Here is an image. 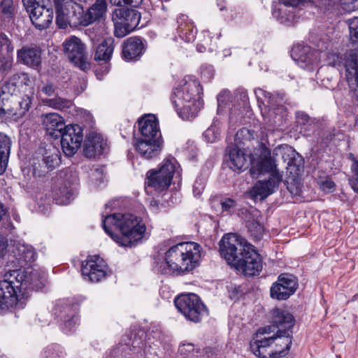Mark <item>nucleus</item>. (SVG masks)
<instances>
[{
  "label": "nucleus",
  "mask_w": 358,
  "mask_h": 358,
  "mask_svg": "<svg viewBox=\"0 0 358 358\" xmlns=\"http://www.w3.org/2000/svg\"><path fill=\"white\" fill-rule=\"evenodd\" d=\"M102 225L113 240L122 247L135 246L143 238L146 230L142 218L131 213L107 215Z\"/></svg>",
  "instance_id": "1"
},
{
  "label": "nucleus",
  "mask_w": 358,
  "mask_h": 358,
  "mask_svg": "<svg viewBox=\"0 0 358 358\" xmlns=\"http://www.w3.org/2000/svg\"><path fill=\"white\" fill-rule=\"evenodd\" d=\"M36 275L22 270L6 272L0 280V312L9 307L22 308L30 292L36 287Z\"/></svg>",
  "instance_id": "2"
},
{
  "label": "nucleus",
  "mask_w": 358,
  "mask_h": 358,
  "mask_svg": "<svg viewBox=\"0 0 358 358\" xmlns=\"http://www.w3.org/2000/svg\"><path fill=\"white\" fill-rule=\"evenodd\" d=\"M201 247L195 242H182L171 246L165 253L164 262L158 264L163 274H184L199 263Z\"/></svg>",
  "instance_id": "3"
},
{
  "label": "nucleus",
  "mask_w": 358,
  "mask_h": 358,
  "mask_svg": "<svg viewBox=\"0 0 358 358\" xmlns=\"http://www.w3.org/2000/svg\"><path fill=\"white\" fill-rule=\"evenodd\" d=\"M255 93L259 107L263 104L265 109L268 108L266 113L261 109L265 122L271 127L280 126L286 113L283 97L278 94H271L262 89L255 90Z\"/></svg>",
  "instance_id": "4"
},
{
  "label": "nucleus",
  "mask_w": 358,
  "mask_h": 358,
  "mask_svg": "<svg viewBox=\"0 0 358 358\" xmlns=\"http://www.w3.org/2000/svg\"><path fill=\"white\" fill-rule=\"evenodd\" d=\"M202 87L199 80L190 76H185L176 87L171 95V102L177 113L180 115L182 110L189 108L187 103L200 98Z\"/></svg>",
  "instance_id": "5"
},
{
  "label": "nucleus",
  "mask_w": 358,
  "mask_h": 358,
  "mask_svg": "<svg viewBox=\"0 0 358 358\" xmlns=\"http://www.w3.org/2000/svg\"><path fill=\"white\" fill-rule=\"evenodd\" d=\"M174 303L178 310L189 321L199 323L208 311L200 297L194 293L181 294Z\"/></svg>",
  "instance_id": "6"
},
{
  "label": "nucleus",
  "mask_w": 358,
  "mask_h": 358,
  "mask_svg": "<svg viewBox=\"0 0 358 358\" xmlns=\"http://www.w3.org/2000/svg\"><path fill=\"white\" fill-rule=\"evenodd\" d=\"M177 164L176 159L173 157L165 159L159 169H151L147 172L145 185L158 192L167 189L176 171Z\"/></svg>",
  "instance_id": "7"
},
{
  "label": "nucleus",
  "mask_w": 358,
  "mask_h": 358,
  "mask_svg": "<svg viewBox=\"0 0 358 358\" xmlns=\"http://www.w3.org/2000/svg\"><path fill=\"white\" fill-rule=\"evenodd\" d=\"M350 31V41L352 44H358V17L347 21ZM344 66L345 76L349 84L356 83L355 96L358 99V49L345 55Z\"/></svg>",
  "instance_id": "8"
},
{
  "label": "nucleus",
  "mask_w": 358,
  "mask_h": 358,
  "mask_svg": "<svg viewBox=\"0 0 358 358\" xmlns=\"http://www.w3.org/2000/svg\"><path fill=\"white\" fill-rule=\"evenodd\" d=\"M250 245L244 244L240 236L235 234H227L220 241V252L227 262L234 266L236 262L243 257L246 247Z\"/></svg>",
  "instance_id": "9"
},
{
  "label": "nucleus",
  "mask_w": 358,
  "mask_h": 358,
  "mask_svg": "<svg viewBox=\"0 0 358 358\" xmlns=\"http://www.w3.org/2000/svg\"><path fill=\"white\" fill-rule=\"evenodd\" d=\"M64 153L69 157L74 155L83 141V129L78 124H69L59 136Z\"/></svg>",
  "instance_id": "10"
},
{
  "label": "nucleus",
  "mask_w": 358,
  "mask_h": 358,
  "mask_svg": "<svg viewBox=\"0 0 358 358\" xmlns=\"http://www.w3.org/2000/svg\"><path fill=\"white\" fill-rule=\"evenodd\" d=\"M297 288L298 280L294 275L282 273L278 275L277 281L271 287V297L279 301L286 300L296 292Z\"/></svg>",
  "instance_id": "11"
},
{
  "label": "nucleus",
  "mask_w": 358,
  "mask_h": 358,
  "mask_svg": "<svg viewBox=\"0 0 358 358\" xmlns=\"http://www.w3.org/2000/svg\"><path fill=\"white\" fill-rule=\"evenodd\" d=\"M234 268L241 271L245 275L253 276L262 269V261L259 254L250 245L246 247L243 257L236 262Z\"/></svg>",
  "instance_id": "12"
},
{
  "label": "nucleus",
  "mask_w": 358,
  "mask_h": 358,
  "mask_svg": "<svg viewBox=\"0 0 358 358\" xmlns=\"http://www.w3.org/2000/svg\"><path fill=\"white\" fill-rule=\"evenodd\" d=\"M106 263L98 255L90 256L82 263V275L85 280L92 282H98L106 278Z\"/></svg>",
  "instance_id": "13"
},
{
  "label": "nucleus",
  "mask_w": 358,
  "mask_h": 358,
  "mask_svg": "<svg viewBox=\"0 0 358 358\" xmlns=\"http://www.w3.org/2000/svg\"><path fill=\"white\" fill-rule=\"evenodd\" d=\"M63 48L65 55L71 62L81 69L85 66L86 48L79 38L75 36L68 37L63 43Z\"/></svg>",
  "instance_id": "14"
},
{
  "label": "nucleus",
  "mask_w": 358,
  "mask_h": 358,
  "mask_svg": "<svg viewBox=\"0 0 358 358\" xmlns=\"http://www.w3.org/2000/svg\"><path fill=\"white\" fill-rule=\"evenodd\" d=\"M320 54L319 51L303 44L294 45L291 50V56L298 65L310 71L320 62Z\"/></svg>",
  "instance_id": "15"
},
{
  "label": "nucleus",
  "mask_w": 358,
  "mask_h": 358,
  "mask_svg": "<svg viewBox=\"0 0 358 358\" xmlns=\"http://www.w3.org/2000/svg\"><path fill=\"white\" fill-rule=\"evenodd\" d=\"M312 0H279L273 5L272 14L280 23H291L295 20V8Z\"/></svg>",
  "instance_id": "16"
},
{
  "label": "nucleus",
  "mask_w": 358,
  "mask_h": 358,
  "mask_svg": "<svg viewBox=\"0 0 358 358\" xmlns=\"http://www.w3.org/2000/svg\"><path fill=\"white\" fill-rule=\"evenodd\" d=\"M258 152L257 159L250 160V171L252 173L255 172H258L259 173H269L271 176L272 173L279 171L277 169L275 159L271 157L270 149L262 144Z\"/></svg>",
  "instance_id": "17"
},
{
  "label": "nucleus",
  "mask_w": 358,
  "mask_h": 358,
  "mask_svg": "<svg viewBox=\"0 0 358 358\" xmlns=\"http://www.w3.org/2000/svg\"><path fill=\"white\" fill-rule=\"evenodd\" d=\"M62 330L65 334L71 332L78 324L79 317L76 309L70 305L58 304L54 309Z\"/></svg>",
  "instance_id": "18"
},
{
  "label": "nucleus",
  "mask_w": 358,
  "mask_h": 358,
  "mask_svg": "<svg viewBox=\"0 0 358 358\" xmlns=\"http://www.w3.org/2000/svg\"><path fill=\"white\" fill-rule=\"evenodd\" d=\"M107 150V142L101 134L90 131L86 135L83 148V153L86 157L94 158L103 155Z\"/></svg>",
  "instance_id": "19"
},
{
  "label": "nucleus",
  "mask_w": 358,
  "mask_h": 358,
  "mask_svg": "<svg viewBox=\"0 0 358 358\" xmlns=\"http://www.w3.org/2000/svg\"><path fill=\"white\" fill-rule=\"evenodd\" d=\"M145 50V44L140 37H130L122 45V56L127 62L139 60Z\"/></svg>",
  "instance_id": "20"
},
{
  "label": "nucleus",
  "mask_w": 358,
  "mask_h": 358,
  "mask_svg": "<svg viewBox=\"0 0 358 358\" xmlns=\"http://www.w3.org/2000/svg\"><path fill=\"white\" fill-rule=\"evenodd\" d=\"M140 138L162 140L158 120L152 114H147L138 120Z\"/></svg>",
  "instance_id": "21"
},
{
  "label": "nucleus",
  "mask_w": 358,
  "mask_h": 358,
  "mask_svg": "<svg viewBox=\"0 0 358 358\" xmlns=\"http://www.w3.org/2000/svg\"><path fill=\"white\" fill-rule=\"evenodd\" d=\"M271 323L269 327H272L273 332L292 331L294 325V318L288 311L282 308H274L271 311Z\"/></svg>",
  "instance_id": "22"
},
{
  "label": "nucleus",
  "mask_w": 358,
  "mask_h": 358,
  "mask_svg": "<svg viewBox=\"0 0 358 358\" xmlns=\"http://www.w3.org/2000/svg\"><path fill=\"white\" fill-rule=\"evenodd\" d=\"M282 180V173L275 171L271 173L270 178L265 180H259L253 187V192L256 196L264 199L273 194Z\"/></svg>",
  "instance_id": "23"
},
{
  "label": "nucleus",
  "mask_w": 358,
  "mask_h": 358,
  "mask_svg": "<svg viewBox=\"0 0 358 358\" xmlns=\"http://www.w3.org/2000/svg\"><path fill=\"white\" fill-rule=\"evenodd\" d=\"M227 152L229 156L227 163L230 169L234 171H243L248 167V155L245 154V150L238 145H228Z\"/></svg>",
  "instance_id": "24"
},
{
  "label": "nucleus",
  "mask_w": 358,
  "mask_h": 358,
  "mask_svg": "<svg viewBox=\"0 0 358 358\" xmlns=\"http://www.w3.org/2000/svg\"><path fill=\"white\" fill-rule=\"evenodd\" d=\"M162 144V141L157 139L136 138L134 141L136 151L146 159L157 156L161 151Z\"/></svg>",
  "instance_id": "25"
},
{
  "label": "nucleus",
  "mask_w": 358,
  "mask_h": 358,
  "mask_svg": "<svg viewBox=\"0 0 358 358\" xmlns=\"http://www.w3.org/2000/svg\"><path fill=\"white\" fill-rule=\"evenodd\" d=\"M28 13L32 24L39 30L47 29L53 20V10L44 5L36 6Z\"/></svg>",
  "instance_id": "26"
},
{
  "label": "nucleus",
  "mask_w": 358,
  "mask_h": 358,
  "mask_svg": "<svg viewBox=\"0 0 358 358\" xmlns=\"http://www.w3.org/2000/svg\"><path fill=\"white\" fill-rule=\"evenodd\" d=\"M41 121L47 134L54 138H59L66 126L63 117L56 113L42 115Z\"/></svg>",
  "instance_id": "27"
},
{
  "label": "nucleus",
  "mask_w": 358,
  "mask_h": 358,
  "mask_svg": "<svg viewBox=\"0 0 358 358\" xmlns=\"http://www.w3.org/2000/svg\"><path fill=\"white\" fill-rule=\"evenodd\" d=\"M75 3L73 0H59L55 3L56 24L60 29H66L70 24L71 13L74 14L73 10Z\"/></svg>",
  "instance_id": "28"
},
{
  "label": "nucleus",
  "mask_w": 358,
  "mask_h": 358,
  "mask_svg": "<svg viewBox=\"0 0 358 358\" xmlns=\"http://www.w3.org/2000/svg\"><path fill=\"white\" fill-rule=\"evenodd\" d=\"M313 4L318 7H324L327 10L334 9L342 14L358 10V0H312Z\"/></svg>",
  "instance_id": "29"
},
{
  "label": "nucleus",
  "mask_w": 358,
  "mask_h": 358,
  "mask_svg": "<svg viewBox=\"0 0 358 358\" xmlns=\"http://www.w3.org/2000/svg\"><path fill=\"white\" fill-rule=\"evenodd\" d=\"M140 20V13L134 9L120 7L115 8L113 13V20H120V22L128 25L129 29L130 30L135 29L138 25Z\"/></svg>",
  "instance_id": "30"
},
{
  "label": "nucleus",
  "mask_w": 358,
  "mask_h": 358,
  "mask_svg": "<svg viewBox=\"0 0 358 358\" xmlns=\"http://www.w3.org/2000/svg\"><path fill=\"white\" fill-rule=\"evenodd\" d=\"M284 343L287 345V349L285 350H269V347H265V345H260L254 341H251L250 348L252 353L259 358H280L285 357L291 347V341L288 338H285Z\"/></svg>",
  "instance_id": "31"
},
{
  "label": "nucleus",
  "mask_w": 358,
  "mask_h": 358,
  "mask_svg": "<svg viewBox=\"0 0 358 358\" xmlns=\"http://www.w3.org/2000/svg\"><path fill=\"white\" fill-rule=\"evenodd\" d=\"M13 46L3 33H0V69L7 71L12 66Z\"/></svg>",
  "instance_id": "32"
},
{
  "label": "nucleus",
  "mask_w": 358,
  "mask_h": 358,
  "mask_svg": "<svg viewBox=\"0 0 358 358\" xmlns=\"http://www.w3.org/2000/svg\"><path fill=\"white\" fill-rule=\"evenodd\" d=\"M17 58L21 63L37 68L41 63V51L37 48L23 47L17 50Z\"/></svg>",
  "instance_id": "33"
},
{
  "label": "nucleus",
  "mask_w": 358,
  "mask_h": 358,
  "mask_svg": "<svg viewBox=\"0 0 358 358\" xmlns=\"http://www.w3.org/2000/svg\"><path fill=\"white\" fill-rule=\"evenodd\" d=\"M177 31L180 38L187 43L193 41L196 31L188 17L185 15H180L177 19Z\"/></svg>",
  "instance_id": "34"
},
{
  "label": "nucleus",
  "mask_w": 358,
  "mask_h": 358,
  "mask_svg": "<svg viewBox=\"0 0 358 358\" xmlns=\"http://www.w3.org/2000/svg\"><path fill=\"white\" fill-rule=\"evenodd\" d=\"M115 48V40L111 38L104 39L96 48L94 59L107 62L110 60Z\"/></svg>",
  "instance_id": "35"
},
{
  "label": "nucleus",
  "mask_w": 358,
  "mask_h": 358,
  "mask_svg": "<svg viewBox=\"0 0 358 358\" xmlns=\"http://www.w3.org/2000/svg\"><path fill=\"white\" fill-rule=\"evenodd\" d=\"M107 3L106 0H96L85 15L88 23L90 24L101 19L105 15Z\"/></svg>",
  "instance_id": "36"
},
{
  "label": "nucleus",
  "mask_w": 358,
  "mask_h": 358,
  "mask_svg": "<svg viewBox=\"0 0 358 358\" xmlns=\"http://www.w3.org/2000/svg\"><path fill=\"white\" fill-rule=\"evenodd\" d=\"M43 102L50 108L62 111L71 112L75 107L71 100L58 96L51 99H43Z\"/></svg>",
  "instance_id": "37"
},
{
  "label": "nucleus",
  "mask_w": 358,
  "mask_h": 358,
  "mask_svg": "<svg viewBox=\"0 0 358 358\" xmlns=\"http://www.w3.org/2000/svg\"><path fill=\"white\" fill-rule=\"evenodd\" d=\"M271 329L272 327H271L259 328L254 336L252 341L265 345V347L270 348L271 345L273 343L276 339L275 334L272 336L269 335L271 332H273V330H271Z\"/></svg>",
  "instance_id": "38"
},
{
  "label": "nucleus",
  "mask_w": 358,
  "mask_h": 358,
  "mask_svg": "<svg viewBox=\"0 0 358 358\" xmlns=\"http://www.w3.org/2000/svg\"><path fill=\"white\" fill-rule=\"evenodd\" d=\"M42 161L48 169H54L60 164L59 152L55 148L45 150Z\"/></svg>",
  "instance_id": "39"
},
{
  "label": "nucleus",
  "mask_w": 358,
  "mask_h": 358,
  "mask_svg": "<svg viewBox=\"0 0 358 358\" xmlns=\"http://www.w3.org/2000/svg\"><path fill=\"white\" fill-rule=\"evenodd\" d=\"M295 117L296 127L299 128L301 132L310 131L314 127V120L303 111H297Z\"/></svg>",
  "instance_id": "40"
},
{
  "label": "nucleus",
  "mask_w": 358,
  "mask_h": 358,
  "mask_svg": "<svg viewBox=\"0 0 358 358\" xmlns=\"http://www.w3.org/2000/svg\"><path fill=\"white\" fill-rule=\"evenodd\" d=\"M54 199L58 204L66 205L70 201L72 194L66 187H61L53 190Z\"/></svg>",
  "instance_id": "41"
},
{
  "label": "nucleus",
  "mask_w": 358,
  "mask_h": 358,
  "mask_svg": "<svg viewBox=\"0 0 358 358\" xmlns=\"http://www.w3.org/2000/svg\"><path fill=\"white\" fill-rule=\"evenodd\" d=\"M17 103L19 108H14L13 115L22 116L29 110L31 104V98L29 96L25 95Z\"/></svg>",
  "instance_id": "42"
},
{
  "label": "nucleus",
  "mask_w": 358,
  "mask_h": 358,
  "mask_svg": "<svg viewBox=\"0 0 358 358\" xmlns=\"http://www.w3.org/2000/svg\"><path fill=\"white\" fill-rule=\"evenodd\" d=\"M276 338L275 341V349L278 350H285L287 349V345L284 343L285 341V338H289L291 341V345L292 344V331H285V332H276V335H275Z\"/></svg>",
  "instance_id": "43"
},
{
  "label": "nucleus",
  "mask_w": 358,
  "mask_h": 358,
  "mask_svg": "<svg viewBox=\"0 0 358 358\" xmlns=\"http://www.w3.org/2000/svg\"><path fill=\"white\" fill-rule=\"evenodd\" d=\"M20 78V77L18 74L14 75L3 87V95H6V94H10L11 96L16 94L17 92L16 81Z\"/></svg>",
  "instance_id": "44"
},
{
  "label": "nucleus",
  "mask_w": 358,
  "mask_h": 358,
  "mask_svg": "<svg viewBox=\"0 0 358 358\" xmlns=\"http://www.w3.org/2000/svg\"><path fill=\"white\" fill-rule=\"evenodd\" d=\"M248 228L251 235L257 240H259L264 234V226L257 221H252L248 223Z\"/></svg>",
  "instance_id": "45"
},
{
  "label": "nucleus",
  "mask_w": 358,
  "mask_h": 358,
  "mask_svg": "<svg viewBox=\"0 0 358 358\" xmlns=\"http://www.w3.org/2000/svg\"><path fill=\"white\" fill-rule=\"evenodd\" d=\"M19 250L21 259L26 263H31L36 260V254L31 246H22Z\"/></svg>",
  "instance_id": "46"
},
{
  "label": "nucleus",
  "mask_w": 358,
  "mask_h": 358,
  "mask_svg": "<svg viewBox=\"0 0 358 358\" xmlns=\"http://www.w3.org/2000/svg\"><path fill=\"white\" fill-rule=\"evenodd\" d=\"M10 145V138L7 135L0 133V155L9 157Z\"/></svg>",
  "instance_id": "47"
},
{
  "label": "nucleus",
  "mask_w": 358,
  "mask_h": 358,
  "mask_svg": "<svg viewBox=\"0 0 358 358\" xmlns=\"http://www.w3.org/2000/svg\"><path fill=\"white\" fill-rule=\"evenodd\" d=\"M222 213L226 215L233 213L237 206L236 201L231 198H225L220 201Z\"/></svg>",
  "instance_id": "48"
},
{
  "label": "nucleus",
  "mask_w": 358,
  "mask_h": 358,
  "mask_svg": "<svg viewBox=\"0 0 358 358\" xmlns=\"http://www.w3.org/2000/svg\"><path fill=\"white\" fill-rule=\"evenodd\" d=\"M254 138L253 131L246 128L239 129L236 134V141L238 143H243L245 141H251Z\"/></svg>",
  "instance_id": "49"
},
{
  "label": "nucleus",
  "mask_w": 358,
  "mask_h": 358,
  "mask_svg": "<svg viewBox=\"0 0 358 358\" xmlns=\"http://www.w3.org/2000/svg\"><path fill=\"white\" fill-rule=\"evenodd\" d=\"M10 102L8 97H4L0 95V116H3L6 114L13 115L14 108L10 106Z\"/></svg>",
  "instance_id": "50"
},
{
  "label": "nucleus",
  "mask_w": 358,
  "mask_h": 358,
  "mask_svg": "<svg viewBox=\"0 0 358 358\" xmlns=\"http://www.w3.org/2000/svg\"><path fill=\"white\" fill-rule=\"evenodd\" d=\"M133 31L134 30L129 29L128 25H126L122 22L115 23L114 34L117 38H123Z\"/></svg>",
  "instance_id": "51"
},
{
  "label": "nucleus",
  "mask_w": 358,
  "mask_h": 358,
  "mask_svg": "<svg viewBox=\"0 0 358 358\" xmlns=\"http://www.w3.org/2000/svg\"><path fill=\"white\" fill-rule=\"evenodd\" d=\"M57 85L50 82L47 81L43 83L40 88V91L45 95L48 96H52L57 94Z\"/></svg>",
  "instance_id": "52"
},
{
  "label": "nucleus",
  "mask_w": 358,
  "mask_h": 358,
  "mask_svg": "<svg viewBox=\"0 0 358 358\" xmlns=\"http://www.w3.org/2000/svg\"><path fill=\"white\" fill-rule=\"evenodd\" d=\"M352 178L349 182L355 192L358 194V164L351 165Z\"/></svg>",
  "instance_id": "53"
},
{
  "label": "nucleus",
  "mask_w": 358,
  "mask_h": 358,
  "mask_svg": "<svg viewBox=\"0 0 358 358\" xmlns=\"http://www.w3.org/2000/svg\"><path fill=\"white\" fill-rule=\"evenodd\" d=\"M0 9L3 14L10 16L14 10L13 0H2Z\"/></svg>",
  "instance_id": "54"
},
{
  "label": "nucleus",
  "mask_w": 358,
  "mask_h": 358,
  "mask_svg": "<svg viewBox=\"0 0 358 358\" xmlns=\"http://www.w3.org/2000/svg\"><path fill=\"white\" fill-rule=\"evenodd\" d=\"M231 97L230 92L223 91L220 92L217 96V103L219 107H225L227 103L224 102L229 100Z\"/></svg>",
  "instance_id": "55"
},
{
  "label": "nucleus",
  "mask_w": 358,
  "mask_h": 358,
  "mask_svg": "<svg viewBox=\"0 0 358 358\" xmlns=\"http://www.w3.org/2000/svg\"><path fill=\"white\" fill-rule=\"evenodd\" d=\"M321 189L327 193L332 192L335 189V183L332 180H326L322 182Z\"/></svg>",
  "instance_id": "56"
},
{
  "label": "nucleus",
  "mask_w": 358,
  "mask_h": 358,
  "mask_svg": "<svg viewBox=\"0 0 358 358\" xmlns=\"http://www.w3.org/2000/svg\"><path fill=\"white\" fill-rule=\"evenodd\" d=\"M22 3L27 13L32 8H36V6H40L37 0H22Z\"/></svg>",
  "instance_id": "57"
},
{
  "label": "nucleus",
  "mask_w": 358,
  "mask_h": 358,
  "mask_svg": "<svg viewBox=\"0 0 358 358\" xmlns=\"http://www.w3.org/2000/svg\"><path fill=\"white\" fill-rule=\"evenodd\" d=\"M8 158L9 157H8L7 155H0V175L3 174L5 172L7 168Z\"/></svg>",
  "instance_id": "58"
},
{
  "label": "nucleus",
  "mask_w": 358,
  "mask_h": 358,
  "mask_svg": "<svg viewBox=\"0 0 358 358\" xmlns=\"http://www.w3.org/2000/svg\"><path fill=\"white\" fill-rule=\"evenodd\" d=\"M194 350V347L192 343L183 344L179 347V350L182 354L193 352Z\"/></svg>",
  "instance_id": "59"
},
{
  "label": "nucleus",
  "mask_w": 358,
  "mask_h": 358,
  "mask_svg": "<svg viewBox=\"0 0 358 358\" xmlns=\"http://www.w3.org/2000/svg\"><path fill=\"white\" fill-rule=\"evenodd\" d=\"M143 0H124V5H129L133 7L140 6Z\"/></svg>",
  "instance_id": "60"
},
{
  "label": "nucleus",
  "mask_w": 358,
  "mask_h": 358,
  "mask_svg": "<svg viewBox=\"0 0 358 358\" xmlns=\"http://www.w3.org/2000/svg\"><path fill=\"white\" fill-rule=\"evenodd\" d=\"M206 73H209V78L213 77V70L212 66H208V67H206L205 69H202V70H201V75L203 76H205Z\"/></svg>",
  "instance_id": "61"
},
{
  "label": "nucleus",
  "mask_w": 358,
  "mask_h": 358,
  "mask_svg": "<svg viewBox=\"0 0 358 358\" xmlns=\"http://www.w3.org/2000/svg\"><path fill=\"white\" fill-rule=\"evenodd\" d=\"M348 159L352 161V165H355L358 164L357 158L352 153L348 154Z\"/></svg>",
  "instance_id": "62"
},
{
  "label": "nucleus",
  "mask_w": 358,
  "mask_h": 358,
  "mask_svg": "<svg viewBox=\"0 0 358 358\" xmlns=\"http://www.w3.org/2000/svg\"><path fill=\"white\" fill-rule=\"evenodd\" d=\"M150 207L153 208V210H157L159 208V203L157 201L152 199L150 203Z\"/></svg>",
  "instance_id": "63"
},
{
  "label": "nucleus",
  "mask_w": 358,
  "mask_h": 358,
  "mask_svg": "<svg viewBox=\"0 0 358 358\" xmlns=\"http://www.w3.org/2000/svg\"><path fill=\"white\" fill-rule=\"evenodd\" d=\"M45 358H57L58 355L57 353H50V351H45Z\"/></svg>",
  "instance_id": "64"
}]
</instances>
